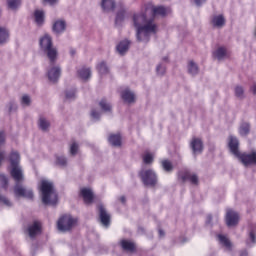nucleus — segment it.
I'll return each mask as SVG.
<instances>
[{
  "instance_id": "obj_1",
  "label": "nucleus",
  "mask_w": 256,
  "mask_h": 256,
  "mask_svg": "<svg viewBox=\"0 0 256 256\" xmlns=\"http://www.w3.org/2000/svg\"><path fill=\"white\" fill-rule=\"evenodd\" d=\"M152 13V17H165L171 13V8L165 6H155L153 2H144L140 6V10L131 16L132 25L136 31V39L140 43H149L152 35H157L159 26L153 18H148V13Z\"/></svg>"
},
{
  "instance_id": "obj_2",
  "label": "nucleus",
  "mask_w": 256,
  "mask_h": 256,
  "mask_svg": "<svg viewBox=\"0 0 256 256\" xmlns=\"http://www.w3.org/2000/svg\"><path fill=\"white\" fill-rule=\"evenodd\" d=\"M10 162V175L16 182L14 187V194L16 197H24V199H33L34 194L31 188H26L19 183L23 181V168L19 163H21V155L19 152L13 150L9 155Z\"/></svg>"
},
{
  "instance_id": "obj_3",
  "label": "nucleus",
  "mask_w": 256,
  "mask_h": 256,
  "mask_svg": "<svg viewBox=\"0 0 256 256\" xmlns=\"http://www.w3.org/2000/svg\"><path fill=\"white\" fill-rule=\"evenodd\" d=\"M228 147L231 153L240 159L243 165H256V150H252L250 154H241V152H239V140L237 137L229 136Z\"/></svg>"
},
{
  "instance_id": "obj_4",
  "label": "nucleus",
  "mask_w": 256,
  "mask_h": 256,
  "mask_svg": "<svg viewBox=\"0 0 256 256\" xmlns=\"http://www.w3.org/2000/svg\"><path fill=\"white\" fill-rule=\"evenodd\" d=\"M40 195L44 205H56L57 204V192L53 186V182L42 179L39 185Z\"/></svg>"
},
{
  "instance_id": "obj_5",
  "label": "nucleus",
  "mask_w": 256,
  "mask_h": 256,
  "mask_svg": "<svg viewBox=\"0 0 256 256\" xmlns=\"http://www.w3.org/2000/svg\"><path fill=\"white\" fill-rule=\"evenodd\" d=\"M40 47L46 53L50 63H55L57 59V48L53 47V40L49 34H45L40 38Z\"/></svg>"
},
{
  "instance_id": "obj_6",
  "label": "nucleus",
  "mask_w": 256,
  "mask_h": 256,
  "mask_svg": "<svg viewBox=\"0 0 256 256\" xmlns=\"http://www.w3.org/2000/svg\"><path fill=\"white\" fill-rule=\"evenodd\" d=\"M77 225V218H73L70 214L62 215L57 221V229L62 233L71 231Z\"/></svg>"
},
{
  "instance_id": "obj_7",
  "label": "nucleus",
  "mask_w": 256,
  "mask_h": 256,
  "mask_svg": "<svg viewBox=\"0 0 256 256\" xmlns=\"http://www.w3.org/2000/svg\"><path fill=\"white\" fill-rule=\"evenodd\" d=\"M139 176L141 177L144 185L153 187V185L157 184V174H155V171L151 169L140 171Z\"/></svg>"
},
{
  "instance_id": "obj_8",
  "label": "nucleus",
  "mask_w": 256,
  "mask_h": 256,
  "mask_svg": "<svg viewBox=\"0 0 256 256\" xmlns=\"http://www.w3.org/2000/svg\"><path fill=\"white\" fill-rule=\"evenodd\" d=\"M50 83H57L61 77V68L59 66H51L47 71Z\"/></svg>"
},
{
  "instance_id": "obj_9",
  "label": "nucleus",
  "mask_w": 256,
  "mask_h": 256,
  "mask_svg": "<svg viewBox=\"0 0 256 256\" xmlns=\"http://www.w3.org/2000/svg\"><path fill=\"white\" fill-rule=\"evenodd\" d=\"M239 223V214L233 210H227L226 212V225L228 227H235Z\"/></svg>"
},
{
  "instance_id": "obj_10",
  "label": "nucleus",
  "mask_w": 256,
  "mask_h": 256,
  "mask_svg": "<svg viewBox=\"0 0 256 256\" xmlns=\"http://www.w3.org/2000/svg\"><path fill=\"white\" fill-rule=\"evenodd\" d=\"M225 23H227V20L223 14H216L211 18V25L215 29H223V27H225Z\"/></svg>"
},
{
  "instance_id": "obj_11",
  "label": "nucleus",
  "mask_w": 256,
  "mask_h": 256,
  "mask_svg": "<svg viewBox=\"0 0 256 256\" xmlns=\"http://www.w3.org/2000/svg\"><path fill=\"white\" fill-rule=\"evenodd\" d=\"M190 148L193 155H200V153H203V141L199 138H192L190 141Z\"/></svg>"
},
{
  "instance_id": "obj_12",
  "label": "nucleus",
  "mask_w": 256,
  "mask_h": 256,
  "mask_svg": "<svg viewBox=\"0 0 256 256\" xmlns=\"http://www.w3.org/2000/svg\"><path fill=\"white\" fill-rule=\"evenodd\" d=\"M98 209H99V217L102 225L104 227H109V223L111 222V215L107 213V210H105V207L103 205H99Z\"/></svg>"
},
{
  "instance_id": "obj_13",
  "label": "nucleus",
  "mask_w": 256,
  "mask_h": 256,
  "mask_svg": "<svg viewBox=\"0 0 256 256\" xmlns=\"http://www.w3.org/2000/svg\"><path fill=\"white\" fill-rule=\"evenodd\" d=\"M80 195L86 205H91V203H93V199L95 198L93 190L90 188H82L80 190Z\"/></svg>"
},
{
  "instance_id": "obj_14",
  "label": "nucleus",
  "mask_w": 256,
  "mask_h": 256,
  "mask_svg": "<svg viewBox=\"0 0 256 256\" xmlns=\"http://www.w3.org/2000/svg\"><path fill=\"white\" fill-rule=\"evenodd\" d=\"M121 99L124 101V103L131 105V103H135L136 96L133 91L126 88L121 92Z\"/></svg>"
},
{
  "instance_id": "obj_15",
  "label": "nucleus",
  "mask_w": 256,
  "mask_h": 256,
  "mask_svg": "<svg viewBox=\"0 0 256 256\" xmlns=\"http://www.w3.org/2000/svg\"><path fill=\"white\" fill-rule=\"evenodd\" d=\"M256 225L255 224H250L249 225V236L246 240V245L247 247H255L256 246Z\"/></svg>"
},
{
  "instance_id": "obj_16",
  "label": "nucleus",
  "mask_w": 256,
  "mask_h": 256,
  "mask_svg": "<svg viewBox=\"0 0 256 256\" xmlns=\"http://www.w3.org/2000/svg\"><path fill=\"white\" fill-rule=\"evenodd\" d=\"M41 233V222H34L32 225L28 227V234L31 239L37 237Z\"/></svg>"
},
{
  "instance_id": "obj_17",
  "label": "nucleus",
  "mask_w": 256,
  "mask_h": 256,
  "mask_svg": "<svg viewBox=\"0 0 256 256\" xmlns=\"http://www.w3.org/2000/svg\"><path fill=\"white\" fill-rule=\"evenodd\" d=\"M120 246L122 247L123 251H125V253H135V249H137L135 243L131 240L120 241Z\"/></svg>"
},
{
  "instance_id": "obj_18",
  "label": "nucleus",
  "mask_w": 256,
  "mask_h": 256,
  "mask_svg": "<svg viewBox=\"0 0 256 256\" xmlns=\"http://www.w3.org/2000/svg\"><path fill=\"white\" fill-rule=\"evenodd\" d=\"M218 240L220 245H222V247H225L226 251H231V249H233V244H231V241L229 240V238H227V236L219 234Z\"/></svg>"
},
{
  "instance_id": "obj_19",
  "label": "nucleus",
  "mask_w": 256,
  "mask_h": 256,
  "mask_svg": "<svg viewBox=\"0 0 256 256\" xmlns=\"http://www.w3.org/2000/svg\"><path fill=\"white\" fill-rule=\"evenodd\" d=\"M213 56L218 59V61H223L226 57H229L227 49L225 47H219L213 52Z\"/></svg>"
},
{
  "instance_id": "obj_20",
  "label": "nucleus",
  "mask_w": 256,
  "mask_h": 256,
  "mask_svg": "<svg viewBox=\"0 0 256 256\" xmlns=\"http://www.w3.org/2000/svg\"><path fill=\"white\" fill-rule=\"evenodd\" d=\"M67 27V23L65 20H56L53 24V31L54 33H63Z\"/></svg>"
},
{
  "instance_id": "obj_21",
  "label": "nucleus",
  "mask_w": 256,
  "mask_h": 256,
  "mask_svg": "<svg viewBox=\"0 0 256 256\" xmlns=\"http://www.w3.org/2000/svg\"><path fill=\"white\" fill-rule=\"evenodd\" d=\"M9 29L5 26H0V45H5L9 41Z\"/></svg>"
},
{
  "instance_id": "obj_22",
  "label": "nucleus",
  "mask_w": 256,
  "mask_h": 256,
  "mask_svg": "<svg viewBox=\"0 0 256 256\" xmlns=\"http://www.w3.org/2000/svg\"><path fill=\"white\" fill-rule=\"evenodd\" d=\"M101 7L103 11L109 13V11L115 10V0H102Z\"/></svg>"
},
{
  "instance_id": "obj_23",
  "label": "nucleus",
  "mask_w": 256,
  "mask_h": 256,
  "mask_svg": "<svg viewBox=\"0 0 256 256\" xmlns=\"http://www.w3.org/2000/svg\"><path fill=\"white\" fill-rule=\"evenodd\" d=\"M78 76L80 77V79H82L83 81H87V79L91 78V68H87V67H81L78 70Z\"/></svg>"
},
{
  "instance_id": "obj_24",
  "label": "nucleus",
  "mask_w": 256,
  "mask_h": 256,
  "mask_svg": "<svg viewBox=\"0 0 256 256\" xmlns=\"http://www.w3.org/2000/svg\"><path fill=\"white\" fill-rule=\"evenodd\" d=\"M127 15V11L124 7H121L120 10L116 13L115 23L116 25H121L123 21H125V17Z\"/></svg>"
},
{
  "instance_id": "obj_25",
  "label": "nucleus",
  "mask_w": 256,
  "mask_h": 256,
  "mask_svg": "<svg viewBox=\"0 0 256 256\" xmlns=\"http://www.w3.org/2000/svg\"><path fill=\"white\" fill-rule=\"evenodd\" d=\"M108 141L113 147H121V134H111Z\"/></svg>"
},
{
  "instance_id": "obj_26",
  "label": "nucleus",
  "mask_w": 256,
  "mask_h": 256,
  "mask_svg": "<svg viewBox=\"0 0 256 256\" xmlns=\"http://www.w3.org/2000/svg\"><path fill=\"white\" fill-rule=\"evenodd\" d=\"M34 19L37 25L45 23V12L43 10H36L34 12Z\"/></svg>"
},
{
  "instance_id": "obj_27",
  "label": "nucleus",
  "mask_w": 256,
  "mask_h": 256,
  "mask_svg": "<svg viewBox=\"0 0 256 256\" xmlns=\"http://www.w3.org/2000/svg\"><path fill=\"white\" fill-rule=\"evenodd\" d=\"M5 145V132L0 131V147ZM5 151L0 148V165H2L3 161H5Z\"/></svg>"
},
{
  "instance_id": "obj_28",
  "label": "nucleus",
  "mask_w": 256,
  "mask_h": 256,
  "mask_svg": "<svg viewBox=\"0 0 256 256\" xmlns=\"http://www.w3.org/2000/svg\"><path fill=\"white\" fill-rule=\"evenodd\" d=\"M129 50V40L121 41L117 45V51L120 53V55H124Z\"/></svg>"
},
{
  "instance_id": "obj_29",
  "label": "nucleus",
  "mask_w": 256,
  "mask_h": 256,
  "mask_svg": "<svg viewBox=\"0 0 256 256\" xmlns=\"http://www.w3.org/2000/svg\"><path fill=\"white\" fill-rule=\"evenodd\" d=\"M182 181H190L192 185H197L199 183V178L195 174L186 173L182 176Z\"/></svg>"
},
{
  "instance_id": "obj_30",
  "label": "nucleus",
  "mask_w": 256,
  "mask_h": 256,
  "mask_svg": "<svg viewBox=\"0 0 256 256\" xmlns=\"http://www.w3.org/2000/svg\"><path fill=\"white\" fill-rule=\"evenodd\" d=\"M188 73H190V75H197L199 73V66H197V63L193 60L188 62Z\"/></svg>"
},
{
  "instance_id": "obj_31",
  "label": "nucleus",
  "mask_w": 256,
  "mask_h": 256,
  "mask_svg": "<svg viewBox=\"0 0 256 256\" xmlns=\"http://www.w3.org/2000/svg\"><path fill=\"white\" fill-rule=\"evenodd\" d=\"M7 7L11 11H17L21 7V0H7Z\"/></svg>"
},
{
  "instance_id": "obj_32",
  "label": "nucleus",
  "mask_w": 256,
  "mask_h": 256,
  "mask_svg": "<svg viewBox=\"0 0 256 256\" xmlns=\"http://www.w3.org/2000/svg\"><path fill=\"white\" fill-rule=\"evenodd\" d=\"M97 71L100 75H107V73H109V67H107L105 61L98 63Z\"/></svg>"
},
{
  "instance_id": "obj_33",
  "label": "nucleus",
  "mask_w": 256,
  "mask_h": 256,
  "mask_svg": "<svg viewBox=\"0 0 256 256\" xmlns=\"http://www.w3.org/2000/svg\"><path fill=\"white\" fill-rule=\"evenodd\" d=\"M99 105L104 113H111V104L106 99H102Z\"/></svg>"
},
{
  "instance_id": "obj_34",
  "label": "nucleus",
  "mask_w": 256,
  "mask_h": 256,
  "mask_svg": "<svg viewBox=\"0 0 256 256\" xmlns=\"http://www.w3.org/2000/svg\"><path fill=\"white\" fill-rule=\"evenodd\" d=\"M250 129H251V126H249V123L247 122L242 123L239 127V133L242 137H245V135L249 133Z\"/></svg>"
},
{
  "instance_id": "obj_35",
  "label": "nucleus",
  "mask_w": 256,
  "mask_h": 256,
  "mask_svg": "<svg viewBox=\"0 0 256 256\" xmlns=\"http://www.w3.org/2000/svg\"><path fill=\"white\" fill-rule=\"evenodd\" d=\"M38 125L42 131H47V129L50 127V123L47 119H45V117H40Z\"/></svg>"
},
{
  "instance_id": "obj_36",
  "label": "nucleus",
  "mask_w": 256,
  "mask_h": 256,
  "mask_svg": "<svg viewBox=\"0 0 256 256\" xmlns=\"http://www.w3.org/2000/svg\"><path fill=\"white\" fill-rule=\"evenodd\" d=\"M161 165H162V168L164 169V171H166L168 173H169V171H173V164L171 163V161L162 160Z\"/></svg>"
},
{
  "instance_id": "obj_37",
  "label": "nucleus",
  "mask_w": 256,
  "mask_h": 256,
  "mask_svg": "<svg viewBox=\"0 0 256 256\" xmlns=\"http://www.w3.org/2000/svg\"><path fill=\"white\" fill-rule=\"evenodd\" d=\"M20 103L22 107H29V105H31V97L27 94H24L21 97Z\"/></svg>"
},
{
  "instance_id": "obj_38",
  "label": "nucleus",
  "mask_w": 256,
  "mask_h": 256,
  "mask_svg": "<svg viewBox=\"0 0 256 256\" xmlns=\"http://www.w3.org/2000/svg\"><path fill=\"white\" fill-rule=\"evenodd\" d=\"M235 96L238 97V99H243V97H245V90L243 89V86L235 87Z\"/></svg>"
},
{
  "instance_id": "obj_39",
  "label": "nucleus",
  "mask_w": 256,
  "mask_h": 256,
  "mask_svg": "<svg viewBox=\"0 0 256 256\" xmlns=\"http://www.w3.org/2000/svg\"><path fill=\"white\" fill-rule=\"evenodd\" d=\"M154 155L150 152H145L143 155V162L146 163V165H149V163H153Z\"/></svg>"
},
{
  "instance_id": "obj_40",
  "label": "nucleus",
  "mask_w": 256,
  "mask_h": 256,
  "mask_svg": "<svg viewBox=\"0 0 256 256\" xmlns=\"http://www.w3.org/2000/svg\"><path fill=\"white\" fill-rule=\"evenodd\" d=\"M56 163L61 167H65V165H67V158H65V156L62 155L56 156Z\"/></svg>"
},
{
  "instance_id": "obj_41",
  "label": "nucleus",
  "mask_w": 256,
  "mask_h": 256,
  "mask_svg": "<svg viewBox=\"0 0 256 256\" xmlns=\"http://www.w3.org/2000/svg\"><path fill=\"white\" fill-rule=\"evenodd\" d=\"M9 183V180L7 179V176L0 174V187L3 189H7V185Z\"/></svg>"
},
{
  "instance_id": "obj_42",
  "label": "nucleus",
  "mask_w": 256,
  "mask_h": 256,
  "mask_svg": "<svg viewBox=\"0 0 256 256\" xmlns=\"http://www.w3.org/2000/svg\"><path fill=\"white\" fill-rule=\"evenodd\" d=\"M0 203H2L3 205H5V207H12L13 203L11 202V200H9V198L0 195Z\"/></svg>"
},
{
  "instance_id": "obj_43",
  "label": "nucleus",
  "mask_w": 256,
  "mask_h": 256,
  "mask_svg": "<svg viewBox=\"0 0 256 256\" xmlns=\"http://www.w3.org/2000/svg\"><path fill=\"white\" fill-rule=\"evenodd\" d=\"M65 97L68 101H71L73 99H75L76 97V91L75 90H68L65 93Z\"/></svg>"
},
{
  "instance_id": "obj_44",
  "label": "nucleus",
  "mask_w": 256,
  "mask_h": 256,
  "mask_svg": "<svg viewBox=\"0 0 256 256\" xmlns=\"http://www.w3.org/2000/svg\"><path fill=\"white\" fill-rule=\"evenodd\" d=\"M77 151H79V144H77V142H73L70 145V154L77 155Z\"/></svg>"
},
{
  "instance_id": "obj_45",
  "label": "nucleus",
  "mask_w": 256,
  "mask_h": 256,
  "mask_svg": "<svg viewBox=\"0 0 256 256\" xmlns=\"http://www.w3.org/2000/svg\"><path fill=\"white\" fill-rule=\"evenodd\" d=\"M91 117H92V119H94V121H99V119H101V112H99L96 109H93L91 111Z\"/></svg>"
},
{
  "instance_id": "obj_46",
  "label": "nucleus",
  "mask_w": 256,
  "mask_h": 256,
  "mask_svg": "<svg viewBox=\"0 0 256 256\" xmlns=\"http://www.w3.org/2000/svg\"><path fill=\"white\" fill-rule=\"evenodd\" d=\"M157 75H165V64L161 63L156 67Z\"/></svg>"
},
{
  "instance_id": "obj_47",
  "label": "nucleus",
  "mask_w": 256,
  "mask_h": 256,
  "mask_svg": "<svg viewBox=\"0 0 256 256\" xmlns=\"http://www.w3.org/2000/svg\"><path fill=\"white\" fill-rule=\"evenodd\" d=\"M205 1H207V0H194L195 4H196L198 7H201V5H203V3H205Z\"/></svg>"
},
{
  "instance_id": "obj_48",
  "label": "nucleus",
  "mask_w": 256,
  "mask_h": 256,
  "mask_svg": "<svg viewBox=\"0 0 256 256\" xmlns=\"http://www.w3.org/2000/svg\"><path fill=\"white\" fill-rule=\"evenodd\" d=\"M45 3H48L49 5H55L57 3V0H44Z\"/></svg>"
},
{
  "instance_id": "obj_49",
  "label": "nucleus",
  "mask_w": 256,
  "mask_h": 256,
  "mask_svg": "<svg viewBox=\"0 0 256 256\" xmlns=\"http://www.w3.org/2000/svg\"><path fill=\"white\" fill-rule=\"evenodd\" d=\"M251 91L252 93H254V95H256V83H254L251 87Z\"/></svg>"
},
{
  "instance_id": "obj_50",
  "label": "nucleus",
  "mask_w": 256,
  "mask_h": 256,
  "mask_svg": "<svg viewBox=\"0 0 256 256\" xmlns=\"http://www.w3.org/2000/svg\"><path fill=\"white\" fill-rule=\"evenodd\" d=\"M158 233L159 237H165V232L162 229H159Z\"/></svg>"
},
{
  "instance_id": "obj_51",
  "label": "nucleus",
  "mask_w": 256,
  "mask_h": 256,
  "mask_svg": "<svg viewBox=\"0 0 256 256\" xmlns=\"http://www.w3.org/2000/svg\"><path fill=\"white\" fill-rule=\"evenodd\" d=\"M75 53H77V51L75 49L71 48L70 49V55L73 56V55H75Z\"/></svg>"
},
{
  "instance_id": "obj_52",
  "label": "nucleus",
  "mask_w": 256,
  "mask_h": 256,
  "mask_svg": "<svg viewBox=\"0 0 256 256\" xmlns=\"http://www.w3.org/2000/svg\"><path fill=\"white\" fill-rule=\"evenodd\" d=\"M120 201H121V203H125V196H122V197L120 198Z\"/></svg>"
},
{
  "instance_id": "obj_53",
  "label": "nucleus",
  "mask_w": 256,
  "mask_h": 256,
  "mask_svg": "<svg viewBox=\"0 0 256 256\" xmlns=\"http://www.w3.org/2000/svg\"><path fill=\"white\" fill-rule=\"evenodd\" d=\"M240 256H247V251L241 252Z\"/></svg>"
},
{
  "instance_id": "obj_54",
  "label": "nucleus",
  "mask_w": 256,
  "mask_h": 256,
  "mask_svg": "<svg viewBox=\"0 0 256 256\" xmlns=\"http://www.w3.org/2000/svg\"><path fill=\"white\" fill-rule=\"evenodd\" d=\"M163 61H167V57H164V58H163Z\"/></svg>"
},
{
  "instance_id": "obj_55",
  "label": "nucleus",
  "mask_w": 256,
  "mask_h": 256,
  "mask_svg": "<svg viewBox=\"0 0 256 256\" xmlns=\"http://www.w3.org/2000/svg\"><path fill=\"white\" fill-rule=\"evenodd\" d=\"M0 16H1V9H0Z\"/></svg>"
}]
</instances>
